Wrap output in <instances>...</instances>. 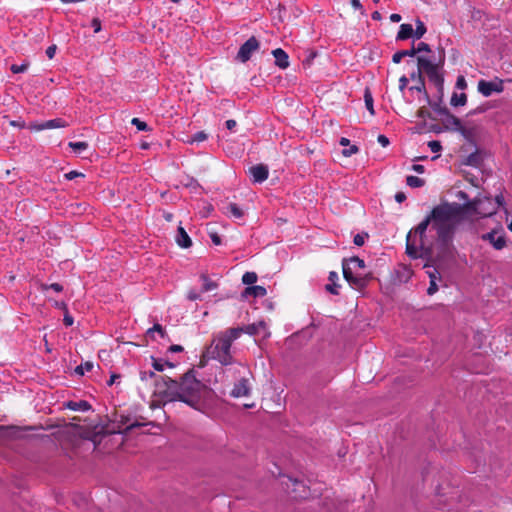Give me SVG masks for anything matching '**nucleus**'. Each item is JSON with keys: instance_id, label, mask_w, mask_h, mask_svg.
<instances>
[{"instance_id": "1", "label": "nucleus", "mask_w": 512, "mask_h": 512, "mask_svg": "<svg viewBox=\"0 0 512 512\" xmlns=\"http://www.w3.org/2000/svg\"><path fill=\"white\" fill-rule=\"evenodd\" d=\"M208 393L207 386L196 379L193 369L183 374L179 380L159 376L155 381L154 395L164 405L178 401L201 411Z\"/></svg>"}, {"instance_id": "2", "label": "nucleus", "mask_w": 512, "mask_h": 512, "mask_svg": "<svg viewBox=\"0 0 512 512\" xmlns=\"http://www.w3.org/2000/svg\"><path fill=\"white\" fill-rule=\"evenodd\" d=\"M241 336V331L228 328L214 335L211 344L206 348L203 357L218 361L223 366L237 365L232 355V343Z\"/></svg>"}, {"instance_id": "3", "label": "nucleus", "mask_w": 512, "mask_h": 512, "mask_svg": "<svg viewBox=\"0 0 512 512\" xmlns=\"http://www.w3.org/2000/svg\"><path fill=\"white\" fill-rule=\"evenodd\" d=\"M453 212L448 202L435 206L430 212L432 229L436 231L437 240L444 247L451 244L456 226L460 222Z\"/></svg>"}, {"instance_id": "4", "label": "nucleus", "mask_w": 512, "mask_h": 512, "mask_svg": "<svg viewBox=\"0 0 512 512\" xmlns=\"http://www.w3.org/2000/svg\"><path fill=\"white\" fill-rule=\"evenodd\" d=\"M146 425L145 423H141L137 420L131 422V418L125 415L116 416L112 425L102 426L96 434H127L129 431H132L135 428H139Z\"/></svg>"}, {"instance_id": "5", "label": "nucleus", "mask_w": 512, "mask_h": 512, "mask_svg": "<svg viewBox=\"0 0 512 512\" xmlns=\"http://www.w3.org/2000/svg\"><path fill=\"white\" fill-rule=\"evenodd\" d=\"M418 74L421 75L422 72H424L429 81L434 84V86L437 88L438 92L440 93V98L443 95V83L444 79L443 76L439 73L437 65L433 64L430 60L418 57Z\"/></svg>"}, {"instance_id": "6", "label": "nucleus", "mask_w": 512, "mask_h": 512, "mask_svg": "<svg viewBox=\"0 0 512 512\" xmlns=\"http://www.w3.org/2000/svg\"><path fill=\"white\" fill-rule=\"evenodd\" d=\"M235 371L240 376V380L237 383H235L231 391V396L235 398L249 396L250 377H252L251 371L249 370L248 366L242 363H237Z\"/></svg>"}, {"instance_id": "7", "label": "nucleus", "mask_w": 512, "mask_h": 512, "mask_svg": "<svg viewBox=\"0 0 512 512\" xmlns=\"http://www.w3.org/2000/svg\"><path fill=\"white\" fill-rule=\"evenodd\" d=\"M343 277L349 283V285L357 290L364 289L368 283L374 279L371 272L366 274H353V269L347 262L342 265Z\"/></svg>"}, {"instance_id": "8", "label": "nucleus", "mask_w": 512, "mask_h": 512, "mask_svg": "<svg viewBox=\"0 0 512 512\" xmlns=\"http://www.w3.org/2000/svg\"><path fill=\"white\" fill-rule=\"evenodd\" d=\"M480 203V197H475L473 200H469L464 204H459L456 202H448L450 208L454 211L455 216L461 220L463 215L467 212H472L477 214L478 205Z\"/></svg>"}, {"instance_id": "9", "label": "nucleus", "mask_w": 512, "mask_h": 512, "mask_svg": "<svg viewBox=\"0 0 512 512\" xmlns=\"http://www.w3.org/2000/svg\"><path fill=\"white\" fill-rule=\"evenodd\" d=\"M406 253L409 257L417 259L428 255L430 248L426 247V243H424V249L421 250L420 242L417 244L416 238L412 236V231H410L406 237Z\"/></svg>"}, {"instance_id": "10", "label": "nucleus", "mask_w": 512, "mask_h": 512, "mask_svg": "<svg viewBox=\"0 0 512 512\" xmlns=\"http://www.w3.org/2000/svg\"><path fill=\"white\" fill-rule=\"evenodd\" d=\"M258 49L259 42L254 36H252L243 45H241L237 54V59L242 63H245L251 58L252 53Z\"/></svg>"}, {"instance_id": "11", "label": "nucleus", "mask_w": 512, "mask_h": 512, "mask_svg": "<svg viewBox=\"0 0 512 512\" xmlns=\"http://www.w3.org/2000/svg\"><path fill=\"white\" fill-rule=\"evenodd\" d=\"M503 82L480 80L478 82V91L485 97H489L492 93H501L503 91Z\"/></svg>"}, {"instance_id": "12", "label": "nucleus", "mask_w": 512, "mask_h": 512, "mask_svg": "<svg viewBox=\"0 0 512 512\" xmlns=\"http://www.w3.org/2000/svg\"><path fill=\"white\" fill-rule=\"evenodd\" d=\"M481 239L489 242L496 250H502L507 245L505 234L498 235L496 230L482 234Z\"/></svg>"}, {"instance_id": "13", "label": "nucleus", "mask_w": 512, "mask_h": 512, "mask_svg": "<svg viewBox=\"0 0 512 512\" xmlns=\"http://www.w3.org/2000/svg\"><path fill=\"white\" fill-rule=\"evenodd\" d=\"M497 212V207L495 206L491 197H480V203L478 205L477 214L481 217H490Z\"/></svg>"}, {"instance_id": "14", "label": "nucleus", "mask_w": 512, "mask_h": 512, "mask_svg": "<svg viewBox=\"0 0 512 512\" xmlns=\"http://www.w3.org/2000/svg\"><path fill=\"white\" fill-rule=\"evenodd\" d=\"M249 174L252 177L253 183H262L267 180L269 169L265 164H257L249 168Z\"/></svg>"}, {"instance_id": "15", "label": "nucleus", "mask_w": 512, "mask_h": 512, "mask_svg": "<svg viewBox=\"0 0 512 512\" xmlns=\"http://www.w3.org/2000/svg\"><path fill=\"white\" fill-rule=\"evenodd\" d=\"M432 226V219H431V213L427 215L414 229V238L418 237L420 241V248L421 250L424 249V243H425V237H426V230L428 226Z\"/></svg>"}, {"instance_id": "16", "label": "nucleus", "mask_w": 512, "mask_h": 512, "mask_svg": "<svg viewBox=\"0 0 512 512\" xmlns=\"http://www.w3.org/2000/svg\"><path fill=\"white\" fill-rule=\"evenodd\" d=\"M234 329H238L242 334H248L251 336H255L260 334L262 331L266 333L267 325L264 321H258L256 323H252L243 327H233Z\"/></svg>"}, {"instance_id": "17", "label": "nucleus", "mask_w": 512, "mask_h": 512, "mask_svg": "<svg viewBox=\"0 0 512 512\" xmlns=\"http://www.w3.org/2000/svg\"><path fill=\"white\" fill-rule=\"evenodd\" d=\"M272 55L275 58V65L280 69H286L289 67V56L281 48H276L272 51Z\"/></svg>"}, {"instance_id": "18", "label": "nucleus", "mask_w": 512, "mask_h": 512, "mask_svg": "<svg viewBox=\"0 0 512 512\" xmlns=\"http://www.w3.org/2000/svg\"><path fill=\"white\" fill-rule=\"evenodd\" d=\"M175 240L178 246H180L181 248H189L192 245L191 238L189 237L186 230L182 226L178 227Z\"/></svg>"}, {"instance_id": "19", "label": "nucleus", "mask_w": 512, "mask_h": 512, "mask_svg": "<svg viewBox=\"0 0 512 512\" xmlns=\"http://www.w3.org/2000/svg\"><path fill=\"white\" fill-rule=\"evenodd\" d=\"M65 407L73 411H88L91 409L90 403L86 400L68 401L65 403Z\"/></svg>"}, {"instance_id": "20", "label": "nucleus", "mask_w": 512, "mask_h": 512, "mask_svg": "<svg viewBox=\"0 0 512 512\" xmlns=\"http://www.w3.org/2000/svg\"><path fill=\"white\" fill-rule=\"evenodd\" d=\"M339 279V276L337 274V272L335 271H331L329 273V277H328V280L331 282L330 284H327L325 286L326 290L328 292H330L331 294H334V295H338L339 294V290L338 288L340 287L339 284H337V281Z\"/></svg>"}, {"instance_id": "21", "label": "nucleus", "mask_w": 512, "mask_h": 512, "mask_svg": "<svg viewBox=\"0 0 512 512\" xmlns=\"http://www.w3.org/2000/svg\"><path fill=\"white\" fill-rule=\"evenodd\" d=\"M67 124L66 122L61 118H56L52 120H48L43 122L38 126V130H44V129H54V128H63Z\"/></svg>"}, {"instance_id": "22", "label": "nucleus", "mask_w": 512, "mask_h": 512, "mask_svg": "<svg viewBox=\"0 0 512 512\" xmlns=\"http://www.w3.org/2000/svg\"><path fill=\"white\" fill-rule=\"evenodd\" d=\"M225 213L230 216L241 219L244 216V211L236 203H228L225 207Z\"/></svg>"}, {"instance_id": "23", "label": "nucleus", "mask_w": 512, "mask_h": 512, "mask_svg": "<svg viewBox=\"0 0 512 512\" xmlns=\"http://www.w3.org/2000/svg\"><path fill=\"white\" fill-rule=\"evenodd\" d=\"M344 262H347L349 266L353 269V274H358L357 269H363L365 268V262L364 260L360 259L357 256H353L349 259H343L342 264Z\"/></svg>"}, {"instance_id": "24", "label": "nucleus", "mask_w": 512, "mask_h": 512, "mask_svg": "<svg viewBox=\"0 0 512 512\" xmlns=\"http://www.w3.org/2000/svg\"><path fill=\"white\" fill-rule=\"evenodd\" d=\"M467 103V95L465 93H453L450 104L454 107L464 106Z\"/></svg>"}, {"instance_id": "25", "label": "nucleus", "mask_w": 512, "mask_h": 512, "mask_svg": "<svg viewBox=\"0 0 512 512\" xmlns=\"http://www.w3.org/2000/svg\"><path fill=\"white\" fill-rule=\"evenodd\" d=\"M414 55H415V46L413 45L411 49L400 50V51L396 52L393 55L392 60H393L394 63H400L402 58H404L406 56H414Z\"/></svg>"}, {"instance_id": "26", "label": "nucleus", "mask_w": 512, "mask_h": 512, "mask_svg": "<svg viewBox=\"0 0 512 512\" xmlns=\"http://www.w3.org/2000/svg\"><path fill=\"white\" fill-rule=\"evenodd\" d=\"M245 293L249 295H253L255 297H263L266 295L267 291L263 286H250L245 289Z\"/></svg>"}, {"instance_id": "27", "label": "nucleus", "mask_w": 512, "mask_h": 512, "mask_svg": "<svg viewBox=\"0 0 512 512\" xmlns=\"http://www.w3.org/2000/svg\"><path fill=\"white\" fill-rule=\"evenodd\" d=\"M364 102H365V106H366L367 110L370 112V114L374 115L375 114L374 105H373L374 101H373L372 93L369 88H366L364 91Z\"/></svg>"}, {"instance_id": "28", "label": "nucleus", "mask_w": 512, "mask_h": 512, "mask_svg": "<svg viewBox=\"0 0 512 512\" xmlns=\"http://www.w3.org/2000/svg\"><path fill=\"white\" fill-rule=\"evenodd\" d=\"M200 278L203 281L202 292H209L217 288V283L210 280L207 275L202 274Z\"/></svg>"}, {"instance_id": "29", "label": "nucleus", "mask_w": 512, "mask_h": 512, "mask_svg": "<svg viewBox=\"0 0 512 512\" xmlns=\"http://www.w3.org/2000/svg\"><path fill=\"white\" fill-rule=\"evenodd\" d=\"M406 183L408 186L412 188H419L424 186L425 181L422 178H419L417 176L409 175L406 178Z\"/></svg>"}, {"instance_id": "30", "label": "nucleus", "mask_w": 512, "mask_h": 512, "mask_svg": "<svg viewBox=\"0 0 512 512\" xmlns=\"http://www.w3.org/2000/svg\"><path fill=\"white\" fill-rule=\"evenodd\" d=\"M446 121L449 125H452L455 129L460 130L462 129V123L461 120L456 117L455 115L451 114L450 111H448V114L445 115Z\"/></svg>"}, {"instance_id": "31", "label": "nucleus", "mask_w": 512, "mask_h": 512, "mask_svg": "<svg viewBox=\"0 0 512 512\" xmlns=\"http://www.w3.org/2000/svg\"><path fill=\"white\" fill-rule=\"evenodd\" d=\"M418 82H419L418 85L415 87H412L411 89H416L419 92H423L427 104H430V97L425 89L424 80L420 74H418Z\"/></svg>"}, {"instance_id": "32", "label": "nucleus", "mask_w": 512, "mask_h": 512, "mask_svg": "<svg viewBox=\"0 0 512 512\" xmlns=\"http://www.w3.org/2000/svg\"><path fill=\"white\" fill-rule=\"evenodd\" d=\"M481 163V158L478 154V152H473L470 155L467 156L465 164L477 167Z\"/></svg>"}, {"instance_id": "33", "label": "nucleus", "mask_w": 512, "mask_h": 512, "mask_svg": "<svg viewBox=\"0 0 512 512\" xmlns=\"http://www.w3.org/2000/svg\"><path fill=\"white\" fill-rule=\"evenodd\" d=\"M165 365H167L170 368L174 367V364H172L171 362L166 361L165 363H163L162 360L152 357V366L156 371H163Z\"/></svg>"}, {"instance_id": "34", "label": "nucleus", "mask_w": 512, "mask_h": 512, "mask_svg": "<svg viewBox=\"0 0 512 512\" xmlns=\"http://www.w3.org/2000/svg\"><path fill=\"white\" fill-rule=\"evenodd\" d=\"M257 281V274L255 272H245L242 276V282L246 285H252Z\"/></svg>"}, {"instance_id": "35", "label": "nucleus", "mask_w": 512, "mask_h": 512, "mask_svg": "<svg viewBox=\"0 0 512 512\" xmlns=\"http://www.w3.org/2000/svg\"><path fill=\"white\" fill-rule=\"evenodd\" d=\"M208 138V135L204 131L195 133L187 142L188 143H199L203 142Z\"/></svg>"}, {"instance_id": "36", "label": "nucleus", "mask_w": 512, "mask_h": 512, "mask_svg": "<svg viewBox=\"0 0 512 512\" xmlns=\"http://www.w3.org/2000/svg\"><path fill=\"white\" fill-rule=\"evenodd\" d=\"M93 369V363L92 362H85L84 364H81L75 368V373L78 375H84L85 371H91Z\"/></svg>"}, {"instance_id": "37", "label": "nucleus", "mask_w": 512, "mask_h": 512, "mask_svg": "<svg viewBox=\"0 0 512 512\" xmlns=\"http://www.w3.org/2000/svg\"><path fill=\"white\" fill-rule=\"evenodd\" d=\"M131 124L134 125L139 131L151 130L146 122H144L136 117L131 120Z\"/></svg>"}, {"instance_id": "38", "label": "nucleus", "mask_w": 512, "mask_h": 512, "mask_svg": "<svg viewBox=\"0 0 512 512\" xmlns=\"http://www.w3.org/2000/svg\"><path fill=\"white\" fill-rule=\"evenodd\" d=\"M48 289H52L55 292L60 293V292L63 291V286L61 284H59V283H52L50 285H48V284H42L41 285V290L43 292L47 291Z\"/></svg>"}, {"instance_id": "39", "label": "nucleus", "mask_w": 512, "mask_h": 512, "mask_svg": "<svg viewBox=\"0 0 512 512\" xmlns=\"http://www.w3.org/2000/svg\"><path fill=\"white\" fill-rule=\"evenodd\" d=\"M429 105H430V106H431V108H432L436 113H438L439 115H443V116H445L446 114H448V111H449V110H448V108H447V107H443V106H441V105H440V104H438V103H432L431 101H430V104H429Z\"/></svg>"}, {"instance_id": "40", "label": "nucleus", "mask_w": 512, "mask_h": 512, "mask_svg": "<svg viewBox=\"0 0 512 512\" xmlns=\"http://www.w3.org/2000/svg\"><path fill=\"white\" fill-rule=\"evenodd\" d=\"M28 67H29V63H28V62H25V63H23V64H21V65H17V64H13V65H11L10 70H11L13 73L17 74V73H23V72H25V71L28 69Z\"/></svg>"}, {"instance_id": "41", "label": "nucleus", "mask_w": 512, "mask_h": 512, "mask_svg": "<svg viewBox=\"0 0 512 512\" xmlns=\"http://www.w3.org/2000/svg\"><path fill=\"white\" fill-rule=\"evenodd\" d=\"M69 147H71L74 151H82V150H86L88 148V143L87 142H70L69 143Z\"/></svg>"}, {"instance_id": "42", "label": "nucleus", "mask_w": 512, "mask_h": 512, "mask_svg": "<svg viewBox=\"0 0 512 512\" xmlns=\"http://www.w3.org/2000/svg\"><path fill=\"white\" fill-rule=\"evenodd\" d=\"M358 151H359V148H358L356 145H350V144H349V147H348V148L343 149L342 154H343L345 157H350V156H352L353 154H356Z\"/></svg>"}, {"instance_id": "43", "label": "nucleus", "mask_w": 512, "mask_h": 512, "mask_svg": "<svg viewBox=\"0 0 512 512\" xmlns=\"http://www.w3.org/2000/svg\"><path fill=\"white\" fill-rule=\"evenodd\" d=\"M367 237H368L367 233H365V234H356L354 236L353 242L357 246H362L364 244V242H365V238H367Z\"/></svg>"}, {"instance_id": "44", "label": "nucleus", "mask_w": 512, "mask_h": 512, "mask_svg": "<svg viewBox=\"0 0 512 512\" xmlns=\"http://www.w3.org/2000/svg\"><path fill=\"white\" fill-rule=\"evenodd\" d=\"M428 147L431 149L432 152L437 153L442 149L441 143L436 140H432L428 142Z\"/></svg>"}, {"instance_id": "45", "label": "nucleus", "mask_w": 512, "mask_h": 512, "mask_svg": "<svg viewBox=\"0 0 512 512\" xmlns=\"http://www.w3.org/2000/svg\"><path fill=\"white\" fill-rule=\"evenodd\" d=\"M427 274H428V277H429L430 281L431 280H434V281L441 280L440 273L435 268H433L431 270H427Z\"/></svg>"}, {"instance_id": "46", "label": "nucleus", "mask_w": 512, "mask_h": 512, "mask_svg": "<svg viewBox=\"0 0 512 512\" xmlns=\"http://www.w3.org/2000/svg\"><path fill=\"white\" fill-rule=\"evenodd\" d=\"M64 177H65V179H67V180H73V179H75V178H77V177H82V178H84V177H85V175H84L83 173H81V172H78V171L72 170V171H70V172L66 173V174L64 175Z\"/></svg>"}, {"instance_id": "47", "label": "nucleus", "mask_w": 512, "mask_h": 512, "mask_svg": "<svg viewBox=\"0 0 512 512\" xmlns=\"http://www.w3.org/2000/svg\"><path fill=\"white\" fill-rule=\"evenodd\" d=\"M417 116L422 118V119H426V118H429V119H433L432 116H431V113L429 112V110L425 107H421L418 112H417Z\"/></svg>"}, {"instance_id": "48", "label": "nucleus", "mask_w": 512, "mask_h": 512, "mask_svg": "<svg viewBox=\"0 0 512 512\" xmlns=\"http://www.w3.org/2000/svg\"><path fill=\"white\" fill-rule=\"evenodd\" d=\"M152 332H158L162 338L165 337V335H166L165 330L163 329V327L160 324H154L153 328L148 330V334H150Z\"/></svg>"}, {"instance_id": "49", "label": "nucleus", "mask_w": 512, "mask_h": 512, "mask_svg": "<svg viewBox=\"0 0 512 512\" xmlns=\"http://www.w3.org/2000/svg\"><path fill=\"white\" fill-rule=\"evenodd\" d=\"M63 323L65 326L69 327V326H72L73 323H74V319L73 317L69 314V311L68 309L66 311H64V318H63Z\"/></svg>"}, {"instance_id": "50", "label": "nucleus", "mask_w": 512, "mask_h": 512, "mask_svg": "<svg viewBox=\"0 0 512 512\" xmlns=\"http://www.w3.org/2000/svg\"><path fill=\"white\" fill-rule=\"evenodd\" d=\"M157 377H158V376H157V375H155V373H154V372H152V371H149V372H147V371H143V372H141V373H140V379H141L142 381H147L149 378H155V379H157ZM155 381H156V380H154V382H155Z\"/></svg>"}, {"instance_id": "51", "label": "nucleus", "mask_w": 512, "mask_h": 512, "mask_svg": "<svg viewBox=\"0 0 512 512\" xmlns=\"http://www.w3.org/2000/svg\"><path fill=\"white\" fill-rule=\"evenodd\" d=\"M437 291H438L437 281H434V280L429 281V287L427 289V294L428 295H433Z\"/></svg>"}, {"instance_id": "52", "label": "nucleus", "mask_w": 512, "mask_h": 512, "mask_svg": "<svg viewBox=\"0 0 512 512\" xmlns=\"http://www.w3.org/2000/svg\"><path fill=\"white\" fill-rule=\"evenodd\" d=\"M424 34H397V40H406L408 38H415L419 40Z\"/></svg>"}, {"instance_id": "53", "label": "nucleus", "mask_w": 512, "mask_h": 512, "mask_svg": "<svg viewBox=\"0 0 512 512\" xmlns=\"http://www.w3.org/2000/svg\"><path fill=\"white\" fill-rule=\"evenodd\" d=\"M416 28L414 29L415 32H427V27L419 18L415 20Z\"/></svg>"}, {"instance_id": "54", "label": "nucleus", "mask_w": 512, "mask_h": 512, "mask_svg": "<svg viewBox=\"0 0 512 512\" xmlns=\"http://www.w3.org/2000/svg\"><path fill=\"white\" fill-rule=\"evenodd\" d=\"M91 27L93 28V32L101 31V21L98 18H93L91 20Z\"/></svg>"}, {"instance_id": "55", "label": "nucleus", "mask_w": 512, "mask_h": 512, "mask_svg": "<svg viewBox=\"0 0 512 512\" xmlns=\"http://www.w3.org/2000/svg\"><path fill=\"white\" fill-rule=\"evenodd\" d=\"M422 51L429 52L430 51L429 45L424 42L418 43V46L415 47V54L418 52H422Z\"/></svg>"}, {"instance_id": "56", "label": "nucleus", "mask_w": 512, "mask_h": 512, "mask_svg": "<svg viewBox=\"0 0 512 512\" xmlns=\"http://www.w3.org/2000/svg\"><path fill=\"white\" fill-rule=\"evenodd\" d=\"M398 32H415V31H414L412 24L404 23V24L400 25Z\"/></svg>"}, {"instance_id": "57", "label": "nucleus", "mask_w": 512, "mask_h": 512, "mask_svg": "<svg viewBox=\"0 0 512 512\" xmlns=\"http://www.w3.org/2000/svg\"><path fill=\"white\" fill-rule=\"evenodd\" d=\"M56 50H57V46L55 44L49 46L47 49H46V55L49 59H52L54 56H55V53H56Z\"/></svg>"}, {"instance_id": "58", "label": "nucleus", "mask_w": 512, "mask_h": 512, "mask_svg": "<svg viewBox=\"0 0 512 512\" xmlns=\"http://www.w3.org/2000/svg\"><path fill=\"white\" fill-rule=\"evenodd\" d=\"M187 298L191 301L201 300V295L194 290H190L187 294Z\"/></svg>"}, {"instance_id": "59", "label": "nucleus", "mask_w": 512, "mask_h": 512, "mask_svg": "<svg viewBox=\"0 0 512 512\" xmlns=\"http://www.w3.org/2000/svg\"><path fill=\"white\" fill-rule=\"evenodd\" d=\"M456 87L459 89H465L467 87V83L464 76H459L457 78Z\"/></svg>"}, {"instance_id": "60", "label": "nucleus", "mask_w": 512, "mask_h": 512, "mask_svg": "<svg viewBox=\"0 0 512 512\" xmlns=\"http://www.w3.org/2000/svg\"><path fill=\"white\" fill-rule=\"evenodd\" d=\"M497 209L504 205L505 200L502 194L496 195L495 200L493 201Z\"/></svg>"}, {"instance_id": "61", "label": "nucleus", "mask_w": 512, "mask_h": 512, "mask_svg": "<svg viewBox=\"0 0 512 512\" xmlns=\"http://www.w3.org/2000/svg\"><path fill=\"white\" fill-rule=\"evenodd\" d=\"M377 140L382 147H387L389 145V139L385 135L380 134Z\"/></svg>"}, {"instance_id": "62", "label": "nucleus", "mask_w": 512, "mask_h": 512, "mask_svg": "<svg viewBox=\"0 0 512 512\" xmlns=\"http://www.w3.org/2000/svg\"><path fill=\"white\" fill-rule=\"evenodd\" d=\"M183 350H184V348L181 345H177V344H173L168 348V351L172 352V353H179V352H182Z\"/></svg>"}, {"instance_id": "63", "label": "nucleus", "mask_w": 512, "mask_h": 512, "mask_svg": "<svg viewBox=\"0 0 512 512\" xmlns=\"http://www.w3.org/2000/svg\"><path fill=\"white\" fill-rule=\"evenodd\" d=\"M466 181H468L472 186L479 187L478 179L475 176H466Z\"/></svg>"}, {"instance_id": "64", "label": "nucleus", "mask_w": 512, "mask_h": 512, "mask_svg": "<svg viewBox=\"0 0 512 512\" xmlns=\"http://www.w3.org/2000/svg\"><path fill=\"white\" fill-rule=\"evenodd\" d=\"M395 200L398 202V203H402L406 200V195L404 192H397L396 195H395Z\"/></svg>"}]
</instances>
